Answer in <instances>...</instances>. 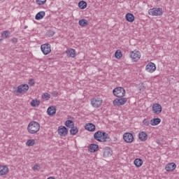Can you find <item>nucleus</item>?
<instances>
[{
    "label": "nucleus",
    "instance_id": "33",
    "mask_svg": "<svg viewBox=\"0 0 179 179\" xmlns=\"http://www.w3.org/2000/svg\"><path fill=\"white\" fill-rule=\"evenodd\" d=\"M1 36L5 38H9V37H10V32H9V31H3L1 32Z\"/></svg>",
    "mask_w": 179,
    "mask_h": 179
},
{
    "label": "nucleus",
    "instance_id": "41",
    "mask_svg": "<svg viewBox=\"0 0 179 179\" xmlns=\"http://www.w3.org/2000/svg\"><path fill=\"white\" fill-rule=\"evenodd\" d=\"M24 29H27V26H25V27H24Z\"/></svg>",
    "mask_w": 179,
    "mask_h": 179
},
{
    "label": "nucleus",
    "instance_id": "9",
    "mask_svg": "<svg viewBox=\"0 0 179 179\" xmlns=\"http://www.w3.org/2000/svg\"><path fill=\"white\" fill-rule=\"evenodd\" d=\"M145 71L149 73H153L156 71V64L155 63L150 62L145 66Z\"/></svg>",
    "mask_w": 179,
    "mask_h": 179
},
{
    "label": "nucleus",
    "instance_id": "3",
    "mask_svg": "<svg viewBox=\"0 0 179 179\" xmlns=\"http://www.w3.org/2000/svg\"><path fill=\"white\" fill-rule=\"evenodd\" d=\"M163 13V8H153L148 10L150 16H162Z\"/></svg>",
    "mask_w": 179,
    "mask_h": 179
},
{
    "label": "nucleus",
    "instance_id": "26",
    "mask_svg": "<svg viewBox=\"0 0 179 179\" xmlns=\"http://www.w3.org/2000/svg\"><path fill=\"white\" fill-rule=\"evenodd\" d=\"M78 24H80L81 27H86V26L89 24V21L86 19H81L79 20Z\"/></svg>",
    "mask_w": 179,
    "mask_h": 179
},
{
    "label": "nucleus",
    "instance_id": "25",
    "mask_svg": "<svg viewBox=\"0 0 179 179\" xmlns=\"http://www.w3.org/2000/svg\"><path fill=\"white\" fill-rule=\"evenodd\" d=\"M76 51L75 50V49H68L66 51V53L67 54V55H69V57H71V58H75V55H76Z\"/></svg>",
    "mask_w": 179,
    "mask_h": 179
},
{
    "label": "nucleus",
    "instance_id": "39",
    "mask_svg": "<svg viewBox=\"0 0 179 179\" xmlns=\"http://www.w3.org/2000/svg\"><path fill=\"white\" fill-rule=\"evenodd\" d=\"M38 167H39L38 165L36 164L35 166H33L32 169H33V170H34V171H38Z\"/></svg>",
    "mask_w": 179,
    "mask_h": 179
},
{
    "label": "nucleus",
    "instance_id": "6",
    "mask_svg": "<svg viewBox=\"0 0 179 179\" xmlns=\"http://www.w3.org/2000/svg\"><path fill=\"white\" fill-rule=\"evenodd\" d=\"M103 104V99L101 98H93L91 99V105L94 108H99Z\"/></svg>",
    "mask_w": 179,
    "mask_h": 179
},
{
    "label": "nucleus",
    "instance_id": "21",
    "mask_svg": "<svg viewBox=\"0 0 179 179\" xmlns=\"http://www.w3.org/2000/svg\"><path fill=\"white\" fill-rule=\"evenodd\" d=\"M160 122H162L161 118H153L152 120H150V125H152V127H156V125H159Z\"/></svg>",
    "mask_w": 179,
    "mask_h": 179
},
{
    "label": "nucleus",
    "instance_id": "5",
    "mask_svg": "<svg viewBox=\"0 0 179 179\" xmlns=\"http://www.w3.org/2000/svg\"><path fill=\"white\" fill-rule=\"evenodd\" d=\"M141 52L138 50H134L130 52V58L133 62H138L141 59Z\"/></svg>",
    "mask_w": 179,
    "mask_h": 179
},
{
    "label": "nucleus",
    "instance_id": "19",
    "mask_svg": "<svg viewBox=\"0 0 179 179\" xmlns=\"http://www.w3.org/2000/svg\"><path fill=\"white\" fill-rule=\"evenodd\" d=\"M103 137V132L98 131L94 133V138L96 139V141H98V142H101V138Z\"/></svg>",
    "mask_w": 179,
    "mask_h": 179
},
{
    "label": "nucleus",
    "instance_id": "10",
    "mask_svg": "<svg viewBox=\"0 0 179 179\" xmlns=\"http://www.w3.org/2000/svg\"><path fill=\"white\" fill-rule=\"evenodd\" d=\"M123 139L127 143H132L134 142V135L131 133H124Z\"/></svg>",
    "mask_w": 179,
    "mask_h": 179
},
{
    "label": "nucleus",
    "instance_id": "8",
    "mask_svg": "<svg viewBox=\"0 0 179 179\" xmlns=\"http://www.w3.org/2000/svg\"><path fill=\"white\" fill-rule=\"evenodd\" d=\"M29 90V85L27 84H22L17 87V90L16 93L18 94H24Z\"/></svg>",
    "mask_w": 179,
    "mask_h": 179
},
{
    "label": "nucleus",
    "instance_id": "30",
    "mask_svg": "<svg viewBox=\"0 0 179 179\" xmlns=\"http://www.w3.org/2000/svg\"><path fill=\"white\" fill-rule=\"evenodd\" d=\"M78 6L80 9H86V7L87 6V3L86 1H81L78 3Z\"/></svg>",
    "mask_w": 179,
    "mask_h": 179
},
{
    "label": "nucleus",
    "instance_id": "22",
    "mask_svg": "<svg viewBox=\"0 0 179 179\" xmlns=\"http://www.w3.org/2000/svg\"><path fill=\"white\" fill-rule=\"evenodd\" d=\"M85 129L90 131V132H94V131H96V126L92 123L87 124Z\"/></svg>",
    "mask_w": 179,
    "mask_h": 179
},
{
    "label": "nucleus",
    "instance_id": "29",
    "mask_svg": "<svg viewBox=\"0 0 179 179\" xmlns=\"http://www.w3.org/2000/svg\"><path fill=\"white\" fill-rule=\"evenodd\" d=\"M78 132H79V129H78L77 127L73 126V127H71L70 129L71 135H76Z\"/></svg>",
    "mask_w": 179,
    "mask_h": 179
},
{
    "label": "nucleus",
    "instance_id": "36",
    "mask_svg": "<svg viewBox=\"0 0 179 179\" xmlns=\"http://www.w3.org/2000/svg\"><path fill=\"white\" fill-rule=\"evenodd\" d=\"M36 143V141L34 139H29L27 141V146H33Z\"/></svg>",
    "mask_w": 179,
    "mask_h": 179
},
{
    "label": "nucleus",
    "instance_id": "7",
    "mask_svg": "<svg viewBox=\"0 0 179 179\" xmlns=\"http://www.w3.org/2000/svg\"><path fill=\"white\" fill-rule=\"evenodd\" d=\"M41 50L43 55H48L51 52V45L50 43H45L41 45Z\"/></svg>",
    "mask_w": 179,
    "mask_h": 179
},
{
    "label": "nucleus",
    "instance_id": "11",
    "mask_svg": "<svg viewBox=\"0 0 179 179\" xmlns=\"http://www.w3.org/2000/svg\"><path fill=\"white\" fill-rule=\"evenodd\" d=\"M152 113L157 115L160 114V113H162V105H160L159 103H154L152 105Z\"/></svg>",
    "mask_w": 179,
    "mask_h": 179
},
{
    "label": "nucleus",
    "instance_id": "23",
    "mask_svg": "<svg viewBox=\"0 0 179 179\" xmlns=\"http://www.w3.org/2000/svg\"><path fill=\"white\" fill-rule=\"evenodd\" d=\"M110 141H111V138L108 136V134L106 132H103L101 142H110Z\"/></svg>",
    "mask_w": 179,
    "mask_h": 179
},
{
    "label": "nucleus",
    "instance_id": "18",
    "mask_svg": "<svg viewBox=\"0 0 179 179\" xmlns=\"http://www.w3.org/2000/svg\"><path fill=\"white\" fill-rule=\"evenodd\" d=\"M56 113L57 109L55 108V106H50L47 110L48 115H50V117H52Z\"/></svg>",
    "mask_w": 179,
    "mask_h": 179
},
{
    "label": "nucleus",
    "instance_id": "40",
    "mask_svg": "<svg viewBox=\"0 0 179 179\" xmlns=\"http://www.w3.org/2000/svg\"><path fill=\"white\" fill-rule=\"evenodd\" d=\"M13 41H15L16 43H17V38H13Z\"/></svg>",
    "mask_w": 179,
    "mask_h": 179
},
{
    "label": "nucleus",
    "instance_id": "32",
    "mask_svg": "<svg viewBox=\"0 0 179 179\" xmlns=\"http://www.w3.org/2000/svg\"><path fill=\"white\" fill-rule=\"evenodd\" d=\"M115 57L117 59H121V58H122V52H121V50H117L115 53Z\"/></svg>",
    "mask_w": 179,
    "mask_h": 179
},
{
    "label": "nucleus",
    "instance_id": "20",
    "mask_svg": "<svg viewBox=\"0 0 179 179\" xmlns=\"http://www.w3.org/2000/svg\"><path fill=\"white\" fill-rule=\"evenodd\" d=\"M89 151L91 152H97L99 150V145L97 144H90L88 147Z\"/></svg>",
    "mask_w": 179,
    "mask_h": 179
},
{
    "label": "nucleus",
    "instance_id": "37",
    "mask_svg": "<svg viewBox=\"0 0 179 179\" xmlns=\"http://www.w3.org/2000/svg\"><path fill=\"white\" fill-rule=\"evenodd\" d=\"M143 125H145V127H148V125L150 124V122L149 121L148 119H144L143 120Z\"/></svg>",
    "mask_w": 179,
    "mask_h": 179
},
{
    "label": "nucleus",
    "instance_id": "38",
    "mask_svg": "<svg viewBox=\"0 0 179 179\" xmlns=\"http://www.w3.org/2000/svg\"><path fill=\"white\" fill-rule=\"evenodd\" d=\"M28 83L29 86H34L36 83L34 82V80L33 78H31L29 80Z\"/></svg>",
    "mask_w": 179,
    "mask_h": 179
},
{
    "label": "nucleus",
    "instance_id": "13",
    "mask_svg": "<svg viewBox=\"0 0 179 179\" xmlns=\"http://www.w3.org/2000/svg\"><path fill=\"white\" fill-rule=\"evenodd\" d=\"M177 168V165L174 162H171L166 165L165 170L168 172L174 171Z\"/></svg>",
    "mask_w": 179,
    "mask_h": 179
},
{
    "label": "nucleus",
    "instance_id": "15",
    "mask_svg": "<svg viewBox=\"0 0 179 179\" xmlns=\"http://www.w3.org/2000/svg\"><path fill=\"white\" fill-rule=\"evenodd\" d=\"M9 173V168L6 165H0V176H6Z\"/></svg>",
    "mask_w": 179,
    "mask_h": 179
},
{
    "label": "nucleus",
    "instance_id": "4",
    "mask_svg": "<svg viewBox=\"0 0 179 179\" xmlns=\"http://www.w3.org/2000/svg\"><path fill=\"white\" fill-rule=\"evenodd\" d=\"M127 101H128L127 98L120 97V98H116L113 100V106H117V107H120L121 106H124Z\"/></svg>",
    "mask_w": 179,
    "mask_h": 179
},
{
    "label": "nucleus",
    "instance_id": "28",
    "mask_svg": "<svg viewBox=\"0 0 179 179\" xmlns=\"http://www.w3.org/2000/svg\"><path fill=\"white\" fill-rule=\"evenodd\" d=\"M134 164H135L136 167H141V166H142V164H143V161H142V159H141L139 158H136L134 160Z\"/></svg>",
    "mask_w": 179,
    "mask_h": 179
},
{
    "label": "nucleus",
    "instance_id": "12",
    "mask_svg": "<svg viewBox=\"0 0 179 179\" xmlns=\"http://www.w3.org/2000/svg\"><path fill=\"white\" fill-rule=\"evenodd\" d=\"M57 132L60 136H66L68 135V129L64 126H60L58 127Z\"/></svg>",
    "mask_w": 179,
    "mask_h": 179
},
{
    "label": "nucleus",
    "instance_id": "27",
    "mask_svg": "<svg viewBox=\"0 0 179 179\" xmlns=\"http://www.w3.org/2000/svg\"><path fill=\"white\" fill-rule=\"evenodd\" d=\"M31 107H38V106H40V100H38L37 99H33L31 101Z\"/></svg>",
    "mask_w": 179,
    "mask_h": 179
},
{
    "label": "nucleus",
    "instance_id": "1",
    "mask_svg": "<svg viewBox=\"0 0 179 179\" xmlns=\"http://www.w3.org/2000/svg\"><path fill=\"white\" fill-rule=\"evenodd\" d=\"M27 131L29 134H37L40 131V124L37 122H31L27 127Z\"/></svg>",
    "mask_w": 179,
    "mask_h": 179
},
{
    "label": "nucleus",
    "instance_id": "17",
    "mask_svg": "<svg viewBox=\"0 0 179 179\" xmlns=\"http://www.w3.org/2000/svg\"><path fill=\"white\" fill-rule=\"evenodd\" d=\"M138 138L140 141H142V142H145V141L148 140V134L145 131H141L138 134Z\"/></svg>",
    "mask_w": 179,
    "mask_h": 179
},
{
    "label": "nucleus",
    "instance_id": "31",
    "mask_svg": "<svg viewBox=\"0 0 179 179\" xmlns=\"http://www.w3.org/2000/svg\"><path fill=\"white\" fill-rule=\"evenodd\" d=\"M65 125L67 128H72L73 127H75V123H73V121L72 120H66L65 122Z\"/></svg>",
    "mask_w": 179,
    "mask_h": 179
},
{
    "label": "nucleus",
    "instance_id": "34",
    "mask_svg": "<svg viewBox=\"0 0 179 179\" xmlns=\"http://www.w3.org/2000/svg\"><path fill=\"white\" fill-rule=\"evenodd\" d=\"M45 2H47V0H36V5H38V6L45 5Z\"/></svg>",
    "mask_w": 179,
    "mask_h": 179
},
{
    "label": "nucleus",
    "instance_id": "2",
    "mask_svg": "<svg viewBox=\"0 0 179 179\" xmlns=\"http://www.w3.org/2000/svg\"><path fill=\"white\" fill-rule=\"evenodd\" d=\"M113 96L115 97L121 98V97H125V89L122 87H117L113 89Z\"/></svg>",
    "mask_w": 179,
    "mask_h": 179
},
{
    "label": "nucleus",
    "instance_id": "42",
    "mask_svg": "<svg viewBox=\"0 0 179 179\" xmlns=\"http://www.w3.org/2000/svg\"><path fill=\"white\" fill-rule=\"evenodd\" d=\"M157 1H160V0H157Z\"/></svg>",
    "mask_w": 179,
    "mask_h": 179
},
{
    "label": "nucleus",
    "instance_id": "35",
    "mask_svg": "<svg viewBox=\"0 0 179 179\" xmlns=\"http://www.w3.org/2000/svg\"><path fill=\"white\" fill-rule=\"evenodd\" d=\"M42 99L44 100H50V99H51V95L48 93H44L42 94Z\"/></svg>",
    "mask_w": 179,
    "mask_h": 179
},
{
    "label": "nucleus",
    "instance_id": "24",
    "mask_svg": "<svg viewBox=\"0 0 179 179\" xmlns=\"http://www.w3.org/2000/svg\"><path fill=\"white\" fill-rule=\"evenodd\" d=\"M44 16H45V12L40 11L36 15L35 19L36 20H41V19H43Z\"/></svg>",
    "mask_w": 179,
    "mask_h": 179
},
{
    "label": "nucleus",
    "instance_id": "16",
    "mask_svg": "<svg viewBox=\"0 0 179 179\" xmlns=\"http://www.w3.org/2000/svg\"><path fill=\"white\" fill-rule=\"evenodd\" d=\"M125 19L129 23H132V22L135 21V15L131 13H127L125 15Z\"/></svg>",
    "mask_w": 179,
    "mask_h": 179
},
{
    "label": "nucleus",
    "instance_id": "14",
    "mask_svg": "<svg viewBox=\"0 0 179 179\" xmlns=\"http://www.w3.org/2000/svg\"><path fill=\"white\" fill-rule=\"evenodd\" d=\"M103 155L104 157H110L113 155V150L110 147H106L103 148Z\"/></svg>",
    "mask_w": 179,
    "mask_h": 179
}]
</instances>
